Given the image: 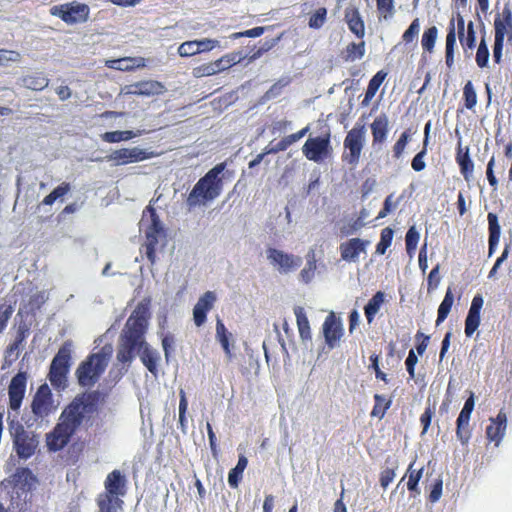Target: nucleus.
<instances>
[{
    "label": "nucleus",
    "mask_w": 512,
    "mask_h": 512,
    "mask_svg": "<svg viewBox=\"0 0 512 512\" xmlns=\"http://www.w3.org/2000/svg\"><path fill=\"white\" fill-rule=\"evenodd\" d=\"M420 31V21L419 18H415L409 27L402 34V41L405 44L413 43L417 40Z\"/></svg>",
    "instance_id": "obj_52"
},
{
    "label": "nucleus",
    "mask_w": 512,
    "mask_h": 512,
    "mask_svg": "<svg viewBox=\"0 0 512 512\" xmlns=\"http://www.w3.org/2000/svg\"><path fill=\"white\" fill-rule=\"evenodd\" d=\"M385 301V293L377 291L364 307L367 322L371 324Z\"/></svg>",
    "instance_id": "obj_34"
},
{
    "label": "nucleus",
    "mask_w": 512,
    "mask_h": 512,
    "mask_svg": "<svg viewBox=\"0 0 512 512\" xmlns=\"http://www.w3.org/2000/svg\"><path fill=\"white\" fill-rule=\"evenodd\" d=\"M103 400L98 390L82 392L62 410L60 417L76 432L87 429L93 425Z\"/></svg>",
    "instance_id": "obj_2"
},
{
    "label": "nucleus",
    "mask_w": 512,
    "mask_h": 512,
    "mask_svg": "<svg viewBox=\"0 0 512 512\" xmlns=\"http://www.w3.org/2000/svg\"><path fill=\"white\" fill-rule=\"evenodd\" d=\"M216 65L214 61L203 63L193 68L192 75L196 78H202L206 76H212L217 74Z\"/></svg>",
    "instance_id": "obj_55"
},
{
    "label": "nucleus",
    "mask_w": 512,
    "mask_h": 512,
    "mask_svg": "<svg viewBox=\"0 0 512 512\" xmlns=\"http://www.w3.org/2000/svg\"><path fill=\"white\" fill-rule=\"evenodd\" d=\"M137 134L131 130L125 131H110L101 135V139L107 143H118L121 141H128L136 137Z\"/></svg>",
    "instance_id": "obj_45"
},
{
    "label": "nucleus",
    "mask_w": 512,
    "mask_h": 512,
    "mask_svg": "<svg viewBox=\"0 0 512 512\" xmlns=\"http://www.w3.org/2000/svg\"><path fill=\"white\" fill-rule=\"evenodd\" d=\"M99 512H118L122 510L123 500L121 496L115 494H109L107 492H102L97 496L96 499Z\"/></svg>",
    "instance_id": "obj_27"
},
{
    "label": "nucleus",
    "mask_w": 512,
    "mask_h": 512,
    "mask_svg": "<svg viewBox=\"0 0 512 512\" xmlns=\"http://www.w3.org/2000/svg\"><path fill=\"white\" fill-rule=\"evenodd\" d=\"M456 47V28H455V19L452 18L448 25V32L446 35V45H445V63L446 66L451 69L454 66V52Z\"/></svg>",
    "instance_id": "obj_30"
},
{
    "label": "nucleus",
    "mask_w": 512,
    "mask_h": 512,
    "mask_svg": "<svg viewBox=\"0 0 512 512\" xmlns=\"http://www.w3.org/2000/svg\"><path fill=\"white\" fill-rule=\"evenodd\" d=\"M453 303H454V295H453L452 289L450 287H448V289L445 293V296L438 307V313H437V319H436L437 326L446 320V318L448 317V315L451 311Z\"/></svg>",
    "instance_id": "obj_38"
},
{
    "label": "nucleus",
    "mask_w": 512,
    "mask_h": 512,
    "mask_svg": "<svg viewBox=\"0 0 512 512\" xmlns=\"http://www.w3.org/2000/svg\"><path fill=\"white\" fill-rule=\"evenodd\" d=\"M475 61L479 68H485L488 65L489 50H488V46H487L485 38H482L479 43V46H478V49L476 52Z\"/></svg>",
    "instance_id": "obj_54"
},
{
    "label": "nucleus",
    "mask_w": 512,
    "mask_h": 512,
    "mask_svg": "<svg viewBox=\"0 0 512 512\" xmlns=\"http://www.w3.org/2000/svg\"><path fill=\"white\" fill-rule=\"evenodd\" d=\"M483 304V296L481 294H476L472 299L467 317L465 319L464 332L467 337H471L480 325V314Z\"/></svg>",
    "instance_id": "obj_16"
},
{
    "label": "nucleus",
    "mask_w": 512,
    "mask_h": 512,
    "mask_svg": "<svg viewBox=\"0 0 512 512\" xmlns=\"http://www.w3.org/2000/svg\"><path fill=\"white\" fill-rule=\"evenodd\" d=\"M512 42V24L500 21L499 18H494V45H493V60L496 64L502 62L504 41Z\"/></svg>",
    "instance_id": "obj_11"
},
{
    "label": "nucleus",
    "mask_w": 512,
    "mask_h": 512,
    "mask_svg": "<svg viewBox=\"0 0 512 512\" xmlns=\"http://www.w3.org/2000/svg\"><path fill=\"white\" fill-rule=\"evenodd\" d=\"M459 40L464 51H466L467 49L472 50L475 47L476 32L472 21H470L467 25L466 34L463 33V36H459Z\"/></svg>",
    "instance_id": "obj_50"
},
{
    "label": "nucleus",
    "mask_w": 512,
    "mask_h": 512,
    "mask_svg": "<svg viewBox=\"0 0 512 512\" xmlns=\"http://www.w3.org/2000/svg\"><path fill=\"white\" fill-rule=\"evenodd\" d=\"M344 20L349 30L358 38L365 35V23L361 17L359 9L356 6H349L344 11Z\"/></svg>",
    "instance_id": "obj_26"
},
{
    "label": "nucleus",
    "mask_w": 512,
    "mask_h": 512,
    "mask_svg": "<svg viewBox=\"0 0 512 512\" xmlns=\"http://www.w3.org/2000/svg\"><path fill=\"white\" fill-rule=\"evenodd\" d=\"M507 427V415L500 410L496 418L491 419V423L486 427V437L490 442L498 446L502 441Z\"/></svg>",
    "instance_id": "obj_21"
},
{
    "label": "nucleus",
    "mask_w": 512,
    "mask_h": 512,
    "mask_svg": "<svg viewBox=\"0 0 512 512\" xmlns=\"http://www.w3.org/2000/svg\"><path fill=\"white\" fill-rule=\"evenodd\" d=\"M242 59L243 56L241 52H231L215 60L214 63L216 65L217 72L220 73L240 63Z\"/></svg>",
    "instance_id": "obj_40"
},
{
    "label": "nucleus",
    "mask_w": 512,
    "mask_h": 512,
    "mask_svg": "<svg viewBox=\"0 0 512 512\" xmlns=\"http://www.w3.org/2000/svg\"><path fill=\"white\" fill-rule=\"evenodd\" d=\"M437 37L438 29L436 26H431L424 30L421 37V46L424 52L431 54L434 51Z\"/></svg>",
    "instance_id": "obj_44"
},
{
    "label": "nucleus",
    "mask_w": 512,
    "mask_h": 512,
    "mask_svg": "<svg viewBox=\"0 0 512 512\" xmlns=\"http://www.w3.org/2000/svg\"><path fill=\"white\" fill-rule=\"evenodd\" d=\"M10 433L13 442V448L17 456L21 459H28L34 455L39 441L37 435L28 431L20 423L11 425Z\"/></svg>",
    "instance_id": "obj_8"
},
{
    "label": "nucleus",
    "mask_w": 512,
    "mask_h": 512,
    "mask_svg": "<svg viewBox=\"0 0 512 512\" xmlns=\"http://www.w3.org/2000/svg\"><path fill=\"white\" fill-rule=\"evenodd\" d=\"M430 122L426 123L424 128V141H423V148L420 152H418L414 158L412 159L411 166L414 171L420 172L424 170L426 164L424 162V157L427 153V145H428V139H429V132H430Z\"/></svg>",
    "instance_id": "obj_37"
},
{
    "label": "nucleus",
    "mask_w": 512,
    "mask_h": 512,
    "mask_svg": "<svg viewBox=\"0 0 512 512\" xmlns=\"http://www.w3.org/2000/svg\"><path fill=\"white\" fill-rule=\"evenodd\" d=\"M13 308L10 305L0 304V334L5 330L8 320L12 316Z\"/></svg>",
    "instance_id": "obj_62"
},
{
    "label": "nucleus",
    "mask_w": 512,
    "mask_h": 512,
    "mask_svg": "<svg viewBox=\"0 0 512 512\" xmlns=\"http://www.w3.org/2000/svg\"><path fill=\"white\" fill-rule=\"evenodd\" d=\"M150 318L149 303L137 304L128 317L120 334L117 360L123 364L131 362L139 354L143 365L154 375L158 372L159 355L145 341Z\"/></svg>",
    "instance_id": "obj_1"
},
{
    "label": "nucleus",
    "mask_w": 512,
    "mask_h": 512,
    "mask_svg": "<svg viewBox=\"0 0 512 512\" xmlns=\"http://www.w3.org/2000/svg\"><path fill=\"white\" fill-rule=\"evenodd\" d=\"M372 135V146H382L388 137L389 133V119L385 113L376 116L370 124Z\"/></svg>",
    "instance_id": "obj_19"
},
{
    "label": "nucleus",
    "mask_w": 512,
    "mask_h": 512,
    "mask_svg": "<svg viewBox=\"0 0 512 512\" xmlns=\"http://www.w3.org/2000/svg\"><path fill=\"white\" fill-rule=\"evenodd\" d=\"M325 342L329 347H334L343 335V328L340 319L331 312L323 323Z\"/></svg>",
    "instance_id": "obj_18"
},
{
    "label": "nucleus",
    "mask_w": 512,
    "mask_h": 512,
    "mask_svg": "<svg viewBox=\"0 0 512 512\" xmlns=\"http://www.w3.org/2000/svg\"><path fill=\"white\" fill-rule=\"evenodd\" d=\"M225 168V162L218 163L197 181L186 199L189 209L206 205L221 195L223 190L221 174Z\"/></svg>",
    "instance_id": "obj_3"
},
{
    "label": "nucleus",
    "mask_w": 512,
    "mask_h": 512,
    "mask_svg": "<svg viewBox=\"0 0 512 512\" xmlns=\"http://www.w3.org/2000/svg\"><path fill=\"white\" fill-rule=\"evenodd\" d=\"M196 44H197V48H199L198 54H200L203 52H209V51L213 50L214 48L218 47L219 41L214 40V39L205 38V39H201V40H196Z\"/></svg>",
    "instance_id": "obj_64"
},
{
    "label": "nucleus",
    "mask_w": 512,
    "mask_h": 512,
    "mask_svg": "<svg viewBox=\"0 0 512 512\" xmlns=\"http://www.w3.org/2000/svg\"><path fill=\"white\" fill-rule=\"evenodd\" d=\"M151 157L152 153L138 147H133L115 150L108 156V159L112 160L115 165H126L129 163L140 162Z\"/></svg>",
    "instance_id": "obj_13"
},
{
    "label": "nucleus",
    "mask_w": 512,
    "mask_h": 512,
    "mask_svg": "<svg viewBox=\"0 0 512 512\" xmlns=\"http://www.w3.org/2000/svg\"><path fill=\"white\" fill-rule=\"evenodd\" d=\"M411 135V130L407 129L404 132H402L398 140L395 142L392 148L393 157L395 159H399L403 155L406 145L411 139Z\"/></svg>",
    "instance_id": "obj_49"
},
{
    "label": "nucleus",
    "mask_w": 512,
    "mask_h": 512,
    "mask_svg": "<svg viewBox=\"0 0 512 512\" xmlns=\"http://www.w3.org/2000/svg\"><path fill=\"white\" fill-rule=\"evenodd\" d=\"M417 362H418L417 355H416L415 351L413 349H411L408 353L406 360H405L406 370L409 374L410 379L415 378V366H416Z\"/></svg>",
    "instance_id": "obj_63"
},
{
    "label": "nucleus",
    "mask_w": 512,
    "mask_h": 512,
    "mask_svg": "<svg viewBox=\"0 0 512 512\" xmlns=\"http://www.w3.org/2000/svg\"><path fill=\"white\" fill-rule=\"evenodd\" d=\"M104 488V492L111 495L125 496L127 492V480L125 475L118 469L111 471L104 481Z\"/></svg>",
    "instance_id": "obj_22"
},
{
    "label": "nucleus",
    "mask_w": 512,
    "mask_h": 512,
    "mask_svg": "<svg viewBox=\"0 0 512 512\" xmlns=\"http://www.w3.org/2000/svg\"><path fill=\"white\" fill-rule=\"evenodd\" d=\"M108 360V355L103 351L89 354L75 371L78 384L84 388L93 387L105 372Z\"/></svg>",
    "instance_id": "obj_4"
},
{
    "label": "nucleus",
    "mask_w": 512,
    "mask_h": 512,
    "mask_svg": "<svg viewBox=\"0 0 512 512\" xmlns=\"http://www.w3.org/2000/svg\"><path fill=\"white\" fill-rule=\"evenodd\" d=\"M420 235L418 231L416 230L415 226H411L405 237L406 242V251L409 256H412L417 248L418 242H419Z\"/></svg>",
    "instance_id": "obj_51"
},
{
    "label": "nucleus",
    "mask_w": 512,
    "mask_h": 512,
    "mask_svg": "<svg viewBox=\"0 0 512 512\" xmlns=\"http://www.w3.org/2000/svg\"><path fill=\"white\" fill-rule=\"evenodd\" d=\"M267 258L269 259L270 263L276 266L281 273H288L293 271L300 267L302 264L301 257L285 253L276 248H269L267 250Z\"/></svg>",
    "instance_id": "obj_12"
},
{
    "label": "nucleus",
    "mask_w": 512,
    "mask_h": 512,
    "mask_svg": "<svg viewBox=\"0 0 512 512\" xmlns=\"http://www.w3.org/2000/svg\"><path fill=\"white\" fill-rule=\"evenodd\" d=\"M326 19L327 9L325 7H320L310 15L308 25L310 28L319 29L324 25Z\"/></svg>",
    "instance_id": "obj_53"
},
{
    "label": "nucleus",
    "mask_w": 512,
    "mask_h": 512,
    "mask_svg": "<svg viewBox=\"0 0 512 512\" xmlns=\"http://www.w3.org/2000/svg\"><path fill=\"white\" fill-rule=\"evenodd\" d=\"M455 160L460 168V173L463 178L469 182L473 176L474 163L470 157L469 147H463L461 140L458 141Z\"/></svg>",
    "instance_id": "obj_25"
},
{
    "label": "nucleus",
    "mask_w": 512,
    "mask_h": 512,
    "mask_svg": "<svg viewBox=\"0 0 512 512\" xmlns=\"http://www.w3.org/2000/svg\"><path fill=\"white\" fill-rule=\"evenodd\" d=\"M265 29H266L265 27L257 26V27H254L252 29H248V30H245L242 32L232 33L229 36V38L232 40H236V39H239L242 37L255 38V37L261 36L264 33Z\"/></svg>",
    "instance_id": "obj_58"
},
{
    "label": "nucleus",
    "mask_w": 512,
    "mask_h": 512,
    "mask_svg": "<svg viewBox=\"0 0 512 512\" xmlns=\"http://www.w3.org/2000/svg\"><path fill=\"white\" fill-rule=\"evenodd\" d=\"M71 189L68 182H63L49 193L41 202L42 205H52L57 199L65 196Z\"/></svg>",
    "instance_id": "obj_47"
},
{
    "label": "nucleus",
    "mask_w": 512,
    "mask_h": 512,
    "mask_svg": "<svg viewBox=\"0 0 512 512\" xmlns=\"http://www.w3.org/2000/svg\"><path fill=\"white\" fill-rule=\"evenodd\" d=\"M76 431L61 417L55 427L46 434V446L51 452L62 450L71 440Z\"/></svg>",
    "instance_id": "obj_10"
},
{
    "label": "nucleus",
    "mask_w": 512,
    "mask_h": 512,
    "mask_svg": "<svg viewBox=\"0 0 512 512\" xmlns=\"http://www.w3.org/2000/svg\"><path fill=\"white\" fill-rule=\"evenodd\" d=\"M377 10L385 19L391 16L394 10L393 0H376Z\"/></svg>",
    "instance_id": "obj_61"
},
{
    "label": "nucleus",
    "mask_w": 512,
    "mask_h": 512,
    "mask_svg": "<svg viewBox=\"0 0 512 512\" xmlns=\"http://www.w3.org/2000/svg\"><path fill=\"white\" fill-rule=\"evenodd\" d=\"M464 107L473 110L477 104V94L472 81L468 80L463 87Z\"/></svg>",
    "instance_id": "obj_46"
},
{
    "label": "nucleus",
    "mask_w": 512,
    "mask_h": 512,
    "mask_svg": "<svg viewBox=\"0 0 512 512\" xmlns=\"http://www.w3.org/2000/svg\"><path fill=\"white\" fill-rule=\"evenodd\" d=\"M52 393L47 384L41 385L33 397L31 409L35 416L45 417L52 411Z\"/></svg>",
    "instance_id": "obj_14"
},
{
    "label": "nucleus",
    "mask_w": 512,
    "mask_h": 512,
    "mask_svg": "<svg viewBox=\"0 0 512 512\" xmlns=\"http://www.w3.org/2000/svg\"><path fill=\"white\" fill-rule=\"evenodd\" d=\"M366 128L364 124L356 123L355 126L348 131L344 139V152L342 161L352 167L358 165L362 150L365 145Z\"/></svg>",
    "instance_id": "obj_6"
},
{
    "label": "nucleus",
    "mask_w": 512,
    "mask_h": 512,
    "mask_svg": "<svg viewBox=\"0 0 512 512\" xmlns=\"http://www.w3.org/2000/svg\"><path fill=\"white\" fill-rule=\"evenodd\" d=\"M392 400L387 399L384 395L375 394L374 395V406L370 413L371 417H376L382 419L387 410L391 407Z\"/></svg>",
    "instance_id": "obj_42"
},
{
    "label": "nucleus",
    "mask_w": 512,
    "mask_h": 512,
    "mask_svg": "<svg viewBox=\"0 0 512 512\" xmlns=\"http://www.w3.org/2000/svg\"><path fill=\"white\" fill-rule=\"evenodd\" d=\"M368 240L360 238H352L340 245L341 258L348 262H355L358 260L360 253L365 252Z\"/></svg>",
    "instance_id": "obj_23"
},
{
    "label": "nucleus",
    "mask_w": 512,
    "mask_h": 512,
    "mask_svg": "<svg viewBox=\"0 0 512 512\" xmlns=\"http://www.w3.org/2000/svg\"><path fill=\"white\" fill-rule=\"evenodd\" d=\"M49 83L50 79L44 72L41 71H34L25 74L18 81V85L20 87L35 92L43 91L49 86Z\"/></svg>",
    "instance_id": "obj_24"
},
{
    "label": "nucleus",
    "mask_w": 512,
    "mask_h": 512,
    "mask_svg": "<svg viewBox=\"0 0 512 512\" xmlns=\"http://www.w3.org/2000/svg\"><path fill=\"white\" fill-rule=\"evenodd\" d=\"M294 314L296 316L297 327L299 331V335L303 340L311 339V330L310 323L308 317L304 311V308L301 306H296L294 308Z\"/></svg>",
    "instance_id": "obj_35"
},
{
    "label": "nucleus",
    "mask_w": 512,
    "mask_h": 512,
    "mask_svg": "<svg viewBox=\"0 0 512 512\" xmlns=\"http://www.w3.org/2000/svg\"><path fill=\"white\" fill-rule=\"evenodd\" d=\"M139 89L141 96H158L166 91L164 84L157 80L139 81Z\"/></svg>",
    "instance_id": "obj_36"
},
{
    "label": "nucleus",
    "mask_w": 512,
    "mask_h": 512,
    "mask_svg": "<svg viewBox=\"0 0 512 512\" xmlns=\"http://www.w3.org/2000/svg\"><path fill=\"white\" fill-rule=\"evenodd\" d=\"M71 347L70 341L64 342L51 361L48 379L56 390H64L67 387V376L72 359Z\"/></svg>",
    "instance_id": "obj_5"
},
{
    "label": "nucleus",
    "mask_w": 512,
    "mask_h": 512,
    "mask_svg": "<svg viewBox=\"0 0 512 512\" xmlns=\"http://www.w3.org/2000/svg\"><path fill=\"white\" fill-rule=\"evenodd\" d=\"M160 236H164V233H156V232L146 231L145 253H146L147 259L152 264L156 260V247L159 243Z\"/></svg>",
    "instance_id": "obj_43"
},
{
    "label": "nucleus",
    "mask_w": 512,
    "mask_h": 512,
    "mask_svg": "<svg viewBox=\"0 0 512 512\" xmlns=\"http://www.w3.org/2000/svg\"><path fill=\"white\" fill-rule=\"evenodd\" d=\"M216 295L212 291L205 292L193 308V321L197 327H201L207 319V313L213 308Z\"/></svg>",
    "instance_id": "obj_17"
},
{
    "label": "nucleus",
    "mask_w": 512,
    "mask_h": 512,
    "mask_svg": "<svg viewBox=\"0 0 512 512\" xmlns=\"http://www.w3.org/2000/svg\"><path fill=\"white\" fill-rule=\"evenodd\" d=\"M394 231L390 227H386L381 231L380 241L376 246V253L383 255L390 247L393 240Z\"/></svg>",
    "instance_id": "obj_48"
},
{
    "label": "nucleus",
    "mask_w": 512,
    "mask_h": 512,
    "mask_svg": "<svg viewBox=\"0 0 512 512\" xmlns=\"http://www.w3.org/2000/svg\"><path fill=\"white\" fill-rule=\"evenodd\" d=\"M365 54V42L361 41L359 43L351 42L349 43L345 50L342 53V58L346 62H353L357 59H361Z\"/></svg>",
    "instance_id": "obj_41"
},
{
    "label": "nucleus",
    "mask_w": 512,
    "mask_h": 512,
    "mask_svg": "<svg viewBox=\"0 0 512 512\" xmlns=\"http://www.w3.org/2000/svg\"><path fill=\"white\" fill-rule=\"evenodd\" d=\"M470 417V413L461 410L456 420V437L464 446L469 443L472 436V432L469 427Z\"/></svg>",
    "instance_id": "obj_29"
},
{
    "label": "nucleus",
    "mask_w": 512,
    "mask_h": 512,
    "mask_svg": "<svg viewBox=\"0 0 512 512\" xmlns=\"http://www.w3.org/2000/svg\"><path fill=\"white\" fill-rule=\"evenodd\" d=\"M414 463H415V461L410 463V465L407 468L406 474L404 477H402L400 483L403 482L405 477L407 476L408 477L407 489L410 492V496L413 498H416L417 496H419L421 494V490L419 488V482L423 476L424 468L422 467L420 469H414L413 468Z\"/></svg>",
    "instance_id": "obj_28"
},
{
    "label": "nucleus",
    "mask_w": 512,
    "mask_h": 512,
    "mask_svg": "<svg viewBox=\"0 0 512 512\" xmlns=\"http://www.w3.org/2000/svg\"><path fill=\"white\" fill-rule=\"evenodd\" d=\"M397 463H395L391 468H386L380 473V485L383 489H386L389 484L394 480L396 476Z\"/></svg>",
    "instance_id": "obj_57"
},
{
    "label": "nucleus",
    "mask_w": 512,
    "mask_h": 512,
    "mask_svg": "<svg viewBox=\"0 0 512 512\" xmlns=\"http://www.w3.org/2000/svg\"><path fill=\"white\" fill-rule=\"evenodd\" d=\"M29 333V328L26 324L19 325L13 342L9 345L8 350L13 352L23 344Z\"/></svg>",
    "instance_id": "obj_56"
},
{
    "label": "nucleus",
    "mask_w": 512,
    "mask_h": 512,
    "mask_svg": "<svg viewBox=\"0 0 512 512\" xmlns=\"http://www.w3.org/2000/svg\"><path fill=\"white\" fill-rule=\"evenodd\" d=\"M230 336L231 334L226 329L224 323L222 320L218 319L216 322V338L221 344L225 354L227 355L228 359L231 360L233 357L231 348H230Z\"/></svg>",
    "instance_id": "obj_39"
},
{
    "label": "nucleus",
    "mask_w": 512,
    "mask_h": 512,
    "mask_svg": "<svg viewBox=\"0 0 512 512\" xmlns=\"http://www.w3.org/2000/svg\"><path fill=\"white\" fill-rule=\"evenodd\" d=\"M487 219L489 229L488 250L489 255H491L494 253L499 243L501 228L498 222V217L495 213H488Z\"/></svg>",
    "instance_id": "obj_31"
},
{
    "label": "nucleus",
    "mask_w": 512,
    "mask_h": 512,
    "mask_svg": "<svg viewBox=\"0 0 512 512\" xmlns=\"http://www.w3.org/2000/svg\"><path fill=\"white\" fill-rule=\"evenodd\" d=\"M331 133L329 130L321 136L310 137L302 147L304 156L315 163L323 162L332 155Z\"/></svg>",
    "instance_id": "obj_9"
},
{
    "label": "nucleus",
    "mask_w": 512,
    "mask_h": 512,
    "mask_svg": "<svg viewBox=\"0 0 512 512\" xmlns=\"http://www.w3.org/2000/svg\"><path fill=\"white\" fill-rule=\"evenodd\" d=\"M387 77V72L384 70L378 71L369 81L364 99L361 102L362 106H367L377 93L379 87Z\"/></svg>",
    "instance_id": "obj_33"
},
{
    "label": "nucleus",
    "mask_w": 512,
    "mask_h": 512,
    "mask_svg": "<svg viewBox=\"0 0 512 512\" xmlns=\"http://www.w3.org/2000/svg\"><path fill=\"white\" fill-rule=\"evenodd\" d=\"M310 130L309 125L297 131L296 133L290 134L282 138L275 146L269 147L267 153H278L287 150L293 143L303 138Z\"/></svg>",
    "instance_id": "obj_32"
},
{
    "label": "nucleus",
    "mask_w": 512,
    "mask_h": 512,
    "mask_svg": "<svg viewBox=\"0 0 512 512\" xmlns=\"http://www.w3.org/2000/svg\"><path fill=\"white\" fill-rule=\"evenodd\" d=\"M27 384V374L18 372L12 379L8 387L9 407L16 411L20 408Z\"/></svg>",
    "instance_id": "obj_15"
},
{
    "label": "nucleus",
    "mask_w": 512,
    "mask_h": 512,
    "mask_svg": "<svg viewBox=\"0 0 512 512\" xmlns=\"http://www.w3.org/2000/svg\"><path fill=\"white\" fill-rule=\"evenodd\" d=\"M54 17L60 18L67 25L82 24L88 21L90 7L78 1L54 5L49 10Z\"/></svg>",
    "instance_id": "obj_7"
},
{
    "label": "nucleus",
    "mask_w": 512,
    "mask_h": 512,
    "mask_svg": "<svg viewBox=\"0 0 512 512\" xmlns=\"http://www.w3.org/2000/svg\"><path fill=\"white\" fill-rule=\"evenodd\" d=\"M105 66L109 69L132 72L147 66V60L144 57H123L119 59H111L105 62Z\"/></svg>",
    "instance_id": "obj_20"
},
{
    "label": "nucleus",
    "mask_w": 512,
    "mask_h": 512,
    "mask_svg": "<svg viewBox=\"0 0 512 512\" xmlns=\"http://www.w3.org/2000/svg\"><path fill=\"white\" fill-rule=\"evenodd\" d=\"M146 210L150 213L151 216V225L149 226L147 231L164 233L163 227L156 213V210L150 205L147 206Z\"/></svg>",
    "instance_id": "obj_60"
},
{
    "label": "nucleus",
    "mask_w": 512,
    "mask_h": 512,
    "mask_svg": "<svg viewBox=\"0 0 512 512\" xmlns=\"http://www.w3.org/2000/svg\"><path fill=\"white\" fill-rule=\"evenodd\" d=\"M196 40L186 41L182 43L178 48V54L181 57H191L198 54Z\"/></svg>",
    "instance_id": "obj_59"
}]
</instances>
